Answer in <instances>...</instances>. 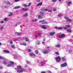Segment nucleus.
Instances as JSON below:
<instances>
[{"label": "nucleus", "instance_id": "1", "mask_svg": "<svg viewBox=\"0 0 73 73\" xmlns=\"http://www.w3.org/2000/svg\"><path fill=\"white\" fill-rule=\"evenodd\" d=\"M40 23H41L42 24H48V22H46L45 20H40L39 21Z\"/></svg>", "mask_w": 73, "mask_h": 73}, {"label": "nucleus", "instance_id": "2", "mask_svg": "<svg viewBox=\"0 0 73 73\" xmlns=\"http://www.w3.org/2000/svg\"><path fill=\"white\" fill-rule=\"evenodd\" d=\"M64 19L66 20V22H72V19H69V18L67 17H64Z\"/></svg>", "mask_w": 73, "mask_h": 73}, {"label": "nucleus", "instance_id": "3", "mask_svg": "<svg viewBox=\"0 0 73 73\" xmlns=\"http://www.w3.org/2000/svg\"><path fill=\"white\" fill-rule=\"evenodd\" d=\"M10 64H8L7 66L9 67L10 66H12V65H13L15 64V62L12 61H10Z\"/></svg>", "mask_w": 73, "mask_h": 73}, {"label": "nucleus", "instance_id": "4", "mask_svg": "<svg viewBox=\"0 0 73 73\" xmlns=\"http://www.w3.org/2000/svg\"><path fill=\"white\" fill-rule=\"evenodd\" d=\"M65 36V34H62L61 35H59V37L60 38H62V37H64Z\"/></svg>", "mask_w": 73, "mask_h": 73}, {"label": "nucleus", "instance_id": "5", "mask_svg": "<svg viewBox=\"0 0 73 73\" xmlns=\"http://www.w3.org/2000/svg\"><path fill=\"white\" fill-rule=\"evenodd\" d=\"M56 59L57 60V62H60V61H61V58L60 57V56H58L56 57Z\"/></svg>", "mask_w": 73, "mask_h": 73}, {"label": "nucleus", "instance_id": "6", "mask_svg": "<svg viewBox=\"0 0 73 73\" xmlns=\"http://www.w3.org/2000/svg\"><path fill=\"white\" fill-rule=\"evenodd\" d=\"M18 73H22V72H23L25 71V70L23 69H21L20 70H17Z\"/></svg>", "mask_w": 73, "mask_h": 73}, {"label": "nucleus", "instance_id": "7", "mask_svg": "<svg viewBox=\"0 0 73 73\" xmlns=\"http://www.w3.org/2000/svg\"><path fill=\"white\" fill-rule=\"evenodd\" d=\"M67 63L66 62H65L63 64H62L61 65V66L62 67H65V66H67Z\"/></svg>", "mask_w": 73, "mask_h": 73}, {"label": "nucleus", "instance_id": "8", "mask_svg": "<svg viewBox=\"0 0 73 73\" xmlns=\"http://www.w3.org/2000/svg\"><path fill=\"white\" fill-rule=\"evenodd\" d=\"M40 14L41 15V16H44V15H45V13H44V12H42V11H40V12H39Z\"/></svg>", "mask_w": 73, "mask_h": 73}, {"label": "nucleus", "instance_id": "9", "mask_svg": "<svg viewBox=\"0 0 73 73\" xmlns=\"http://www.w3.org/2000/svg\"><path fill=\"white\" fill-rule=\"evenodd\" d=\"M54 34H55V32H52L50 33V36H53Z\"/></svg>", "mask_w": 73, "mask_h": 73}, {"label": "nucleus", "instance_id": "10", "mask_svg": "<svg viewBox=\"0 0 73 73\" xmlns=\"http://www.w3.org/2000/svg\"><path fill=\"white\" fill-rule=\"evenodd\" d=\"M30 55L31 56H34V57H35L36 56V55L34 54V53L33 52H31L30 53Z\"/></svg>", "mask_w": 73, "mask_h": 73}, {"label": "nucleus", "instance_id": "11", "mask_svg": "<svg viewBox=\"0 0 73 73\" xmlns=\"http://www.w3.org/2000/svg\"><path fill=\"white\" fill-rule=\"evenodd\" d=\"M3 52H5L6 53H9V51L7 50H3Z\"/></svg>", "mask_w": 73, "mask_h": 73}, {"label": "nucleus", "instance_id": "12", "mask_svg": "<svg viewBox=\"0 0 73 73\" xmlns=\"http://www.w3.org/2000/svg\"><path fill=\"white\" fill-rule=\"evenodd\" d=\"M49 53V51H48L46 50H45L43 52V53L44 54H47V53Z\"/></svg>", "mask_w": 73, "mask_h": 73}, {"label": "nucleus", "instance_id": "13", "mask_svg": "<svg viewBox=\"0 0 73 73\" xmlns=\"http://www.w3.org/2000/svg\"><path fill=\"white\" fill-rule=\"evenodd\" d=\"M6 58L4 57H2L0 56V60H6Z\"/></svg>", "mask_w": 73, "mask_h": 73}, {"label": "nucleus", "instance_id": "14", "mask_svg": "<svg viewBox=\"0 0 73 73\" xmlns=\"http://www.w3.org/2000/svg\"><path fill=\"white\" fill-rule=\"evenodd\" d=\"M19 8H20V7L19 6H17L15 7L14 8V9H19Z\"/></svg>", "mask_w": 73, "mask_h": 73}, {"label": "nucleus", "instance_id": "15", "mask_svg": "<svg viewBox=\"0 0 73 73\" xmlns=\"http://www.w3.org/2000/svg\"><path fill=\"white\" fill-rule=\"evenodd\" d=\"M42 28L44 29H47V27H45V25H43L42 26Z\"/></svg>", "mask_w": 73, "mask_h": 73}, {"label": "nucleus", "instance_id": "16", "mask_svg": "<svg viewBox=\"0 0 73 73\" xmlns=\"http://www.w3.org/2000/svg\"><path fill=\"white\" fill-rule=\"evenodd\" d=\"M43 18V17H42L41 15H38V19H42Z\"/></svg>", "mask_w": 73, "mask_h": 73}, {"label": "nucleus", "instance_id": "17", "mask_svg": "<svg viewBox=\"0 0 73 73\" xmlns=\"http://www.w3.org/2000/svg\"><path fill=\"white\" fill-rule=\"evenodd\" d=\"M35 53L36 54H38V51L37 50H36L35 51Z\"/></svg>", "mask_w": 73, "mask_h": 73}, {"label": "nucleus", "instance_id": "18", "mask_svg": "<svg viewBox=\"0 0 73 73\" xmlns=\"http://www.w3.org/2000/svg\"><path fill=\"white\" fill-rule=\"evenodd\" d=\"M58 17H62V14H61L60 13L58 15Z\"/></svg>", "mask_w": 73, "mask_h": 73}, {"label": "nucleus", "instance_id": "19", "mask_svg": "<svg viewBox=\"0 0 73 73\" xmlns=\"http://www.w3.org/2000/svg\"><path fill=\"white\" fill-rule=\"evenodd\" d=\"M3 63L4 65H7V61L6 60L4 61L3 62Z\"/></svg>", "mask_w": 73, "mask_h": 73}, {"label": "nucleus", "instance_id": "20", "mask_svg": "<svg viewBox=\"0 0 73 73\" xmlns=\"http://www.w3.org/2000/svg\"><path fill=\"white\" fill-rule=\"evenodd\" d=\"M17 68H18L19 69H20L21 68V67L20 65L18 66L17 67Z\"/></svg>", "mask_w": 73, "mask_h": 73}, {"label": "nucleus", "instance_id": "21", "mask_svg": "<svg viewBox=\"0 0 73 73\" xmlns=\"http://www.w3.org/2000/svg\"><path fill=\"white\" fill-rule=\"evenodd\" d=\"M23 11H28V9H25V8H23L22 9Z\"/></svg>", "mask_w": 73, "mask_h": 73}, {"label": "nucleus", "instance_id": "22", "mask_svg": "<svg viewBox=\"0 0 73 73\" xmlns=\"http://www.w3.org/2000/svg\"><path fill=\"white\" fill-rule=\"evenodd\" d=\"M70 4H72V1H70L68 2V6H70Z\"/></svg>", "mask_w": 73, "mask_h": 73}, {"label": "nucleus", "instance_id": "23", "mask_svg": "<svg viewBox=\"0 0 73 73\" xmlns=\"http://www.w3.org/2000/svg\"><path fill=\"white\" fill-rule=\"evenodd\" d=\"M23 45H24V46H27V44L25 42H24L22 43Z\"/></svg>", "mask_w": 73, "mask_h": 73}, {"label": "nucleus", "instance_id": "24", "mask_svg": "<svg viewBox=\"0 0 73 73\" xmlns=\"http://www.w3.org/2000/svg\"><path fill=\"white\" fill-rule=\"evenodd\" d=\"M62 61L64 62V61H66L64 57H62Z\"/></svg>", "mask_w": 73, "mask_h": 73}, {"label": "nucleus", "instance_id": "25", "mask_svg": "<svg viewBox=\"0 0 73 73\" xmlns=\"http://www.w3.org/2000/svg\"><path fill=\"white\" fill-rule=\"evenodd\" d=\"M25 41H26L28 42V41H29V39H28V38H27V37H26L25 38Z\"/></svg>", "mask_w": 73, "mask_h": 73}, {"label": "nucleus", "instance_id": "26", "mask_svg": "<svg viewBox=\"0 0 73 73\" xmlns=\"http://www.w3.org/2000/svg\"><path fill=\"white\" fill-rule=\"evenodd\" d=\"M28 16V13H26L25 15H24V17H27Z\"/></svg>", "mask_w": 73, "mask_h": 73}, {"label": "nucleus", "instance_id": "27", "mask_svg": "<svg viewBox=\"0 0 73 73\" xmlns=\"http://www.w3.org/2000/svg\"><path fill=\"white\" fill-rule=\"evenodd\" d=\"M67 32H69L70 33H71L72 32V30L71 29H68L67 30Z\"/></svg>", "mask_w": 73, "mask_h": 73}, {"label": "nucleus", "instance_id": "28", "mask_svg": "<svg viewBox=\"0 0 73 73\" xmlns=\"http://www.w3.org/2000/svg\"><path fill=\"white\" fill-rule=\"evenodd\" d=\"M56 46L57 48H60V44H58L56 45Z\"/></svg>", "mask_w": 73, "mask_h": 73}, {"label": "nucleus", "instance_id": "29", "mask_svg": "<svg viewBox=\"0 0 73 73\" xmlns=\"http://www.w3.org/2000/svg\"><path fill=\"white\" fill-rule=\"evenodd\" d=\"M10 44H11V45H12V44H13V41L12 40H11L10 41Z\"/></svg>", "mask_w": 73, "mask_h": 73}, {"label": "nucleus", "instance_id": "30", "mask_svg": "<svg viewBox=\"0 0 73 73\" xmlns=\"http://www.w3.org/2000/svg\"><path fill=\"white\" fill-rule=\"evenodd\" d=\"M55 54H57V55H59V54H60L58 53V52H55Z\"/></svg>", "mask_w": 73, "mask_h": 73}, {"label": "nucleus", "instance_id": "31", "mask_svg": "<svg viewBox=\"0 0 73 73\" xmlns=\"http://www.w3.org/2000/svg\"><path fill=\"white\" fill-rule=\"evenodd\" d=\"M11 47L12 48H15V46L14 45H12L11 46Z\"/></svg>", "mask_w": 73, "mask_h": 73}, {"label": "nucleus", "instance_id": "32", "mask_svg": "<svg viewBox=\"0 0 73 73\" xmlns=\"http://www.w3.org/2000/svg\"><path fill=\"white\" fill-rule=\"evenodd\" d=\"M8 8V6H4L3 8V9H6V8Z\"/></svg>", "mask_w": 73, "mask_h": 73}, {"label": "nucleus", "instance_id": "33", "mask_svg": "<svg viewBox=\"0 0 73 73\" xmlns=\"http://www.w3.org/2000/svg\"><path fill=\"white\" fill-rule=\"evenodd\" d=\"M66 27H68V28H70L71 27L70 26L68 25H66Z\"/></svg>", "mask_w": 73, "mask_h": 73}, {"label": "nucleus", "instance_id": "34", "mask_svg": "<svg viewBox=\"0 0 73 73\" xmlns=\"http://www.w3.org/2000/svg\"><path fill=\"white\" fill-rule=\"evenodd\" d=\"M21 33H18V36H20L21 35Z\"/></svg>", "mask_w": 73, "mask_h": 73}, {"label": "nucleus", "instance_id": "35", "mask_svg": "<svg viewBox=\"0 0 73 73\" xmlns=\"http://www.w3.org/2000/svg\"><path fill=\"white\" fill-rule=\"evenodd\" d=\"M52 2H56L57 1V0H52Z\"/></svg>", "mask_w": 73, "mask_h": 73}, {"label": "nucleus", "instance_id": "36", "mask_svg": "<svg viewBox=\"0 0 73 73\" xmlns=\"http://www.w3.org/2000/svg\"><path fill=\"white\" fill-rule=\"evenodd\" d=\"M11 4V3H10V2H8L7 3V5H9V4Z\"/></svg>", "mask_w": 73, "mask_h": 73}, {"label": "nucleus", "instance_id": "37", "mask_svg": "<svg viewBox=\"0 0 73 73\" xmlns=\"http://www.w3.org/2000/svg\"><path fill=\"white\" fill-rule=\"evenodd\" d=\"M53 11L54 12H55V11H56V8H54V9H53Z\"/></svg>", "mask_w": 73, "mask_h": 73}, {"label": "nucleus", "instance_id": "38", "mask_svg": "<svg viewBox=\"0 0 73 73\" xmlns=\"http://www.w3.org/2000/svg\"><path fill=\"white\" fill-rule=\"evenodd\" d=\"M58 29H59L60 30V29H62V28L61 27H58Z\"/></svg>", "mask_w": 73, "mask_h": 73}, {"label": "nucleus", "instance_id": "39", "mask_svg": "<svg viewBox=\"0 0 73 73\" xmlns=\"http://www.w3.org/2000/svg\"><path fill=\"white\" fill-rule=\"evenodd\" d=\"M4 28V27L2 26L0 28V30H1L2 29H3Z\"/></svg>", "mask_w": 73, "mask_h": 73}, {"label": "nucleus", "instance_id": "40", "mask_svg": "<svg viewBox=\"0 0 73 73\" xmlns=\"http://www.w3.org/2000/svg\"><path fill=\"white\" fill-rule=\"evenodd\" d=\"M4 20L6 21H7V18H6L4 19Z\"/></svg>", "mask_w": 73, "mask_h": 73}, {"label": "nucleus", "instance_id": "41", "mask_svg": "<svg viewBox=\"0 0 73 73\" xmlns=\"http://www.w3.org/2000/svg\"><path fill=\"white\" fill-rule=\"evenodd\" d=\"M23 5H24L25 7H28V5H27L26 4H24Z\"/></svg>", "mask_w": 73, "mask_h": 73}, {"label": "nucleus", "instance_id": "42", "mask_svg": "<svg viewBox=\"0 0 73 73\" xmlns=\"http://www.w3.org/2000/svg\"><path fill=\"white\" fill-rule=\"evenodd\" d=\"M69 53H71V52H72V50H70L69 51Z\"/></svg>", "mask_w": 73, "mask_h": 73}, {"label": "nucleus", "instance_id": "43", "mask_svg": "<svg viewBox=\"0 0 73 73\" xmlns=\"http://www.w3.org/2000/svg\"><path fill=\"white\" fill-rule=\"evenodd\" d=\"M20 1V0H15V2H17L18 1Z\"/></svg>", "mask_w": 73, "mask_h": 73}, {"label": "nucleus", "instance_id": "44", "mask_svg": "<svg viewBox=\"0 0 73 73\" xmlns=\"http://www.w3.org/2000/svg\"><path fill=\"white\" fill-rule=\"evenodd\" d=\"M40 10L41 11H45L44 9H41Z\"/></svg>", "mask_w": 73, "mask_h": 73}, {"label": "nucleus", "instance_id": "45", "mask_svg": "<svg viewBox=\"0 0 73 73\" xmlns=\"http://www.w3.org/2000/svg\"><path fill=\"white\" fill-rule=\"evenodd\" d=\"M4 23V21H2L1 22V24H2V23Z\"/></svg>", "mask_w": 73, "mask_h": 73}, {"label": "nucleus", "instance_id": "46", "mask_svg": "<svg viewBox=\"0 0 73 73\" xmlns=\"http://www.w3.org/2000/svg\"><path fill=\"white\" fill-rule=\"evenodd\" d=\"M26 63H27V64H28L29 62L28 60H26Z\"/></svg>", "mask_w": 73, "mask_h": 73}, {"label": "nucleus", "instance_id": "47", "mask_svg": "<svg viewBox=\"0 0 73 73\" xmlns=\"http://www.w3.org/2000/svg\"><path fill=\"white\" fill-rule=\"evenodd\" d=\"M31 3L30 2L29 4L28 5V6H30L31 5Z\"/></svg>", "mask_w": 73, "mask_h": 73}, {"label": "nucleus", "instance_id": "48", "mask_svg": "<svg viewBox=\"0 0 73 73\" xmlns=\"http://www.w3.org/2000/svg\"><path fill=\"white\" fill-rule=\"evenodd\" d=\"M28 51L29 52H31V49H29Z\"/></svg>", "mask_w": 73, "mask_h": 73}, {"label": "nucleus", "instance_id": "49", "mask_svg": "<svg viewBox=\"0 0 73 73\" xmlns=\"http://www.w3.org/2000/svg\"><path fill=\"white\" fill-rule=\"evenodd\" d=\"M44 11H48V9H44Z\"/></svg>", "mask_w": 73, "mask_h": 73}, {"label": "nucleus", "instance_id": "50", "mask_svg": "<svg viewBox=\"0 0 73 73\" xmlns=\"http://www.w3.org/2000/svg\"><path fill=\"white\" fill-rule=\"evenodd\" d=\"M39 4L40 5H42V3H40Z\"/></svg>", "mask_w": 73, "mask_h": 73}, {"label": "nucleus", "instance_id": "51", "mask_svg": "<svg viewBox=\"0 0 73 73\" xmlns=\"http://www.w3.org/2000/svg\"><path fill=\"white\" fill-rule=\"evenodd\" d=\"M24 67L25 68H27V67H28V65H26Z\"/></svg>", "mask_w": 73, "mask_h": 73}, {"label": "nucleus", "instance_id": "52", "mask_svg": "<svg viewBox=\"0 0 73 73\" xmlns=\"http://www.w3.org/2000/svg\"><path fill=\"white\" fill-rule=\"evenodd\" d=\"M48 12H52V10H50L48 11Z\"/></svg>", "mask_w": 73, "mask_h": 73}, {"label": "nucleus", "instance_id": "53", "mask_svg": "<svg viewBox=\"0 0 73 73\" xmlns=\"http://www.w3.org/2000/svg\"><path fill=\"white\" fill-rule=\"evenodd\" d=\"M21 24V22H19L17 23V24H18V25H19V24Z\"/></svg>", "mask_w": 73, "mask_h": 73}, {"label": "nucleus", "instance_id": "54", "mask_svg": "<svg viewBox=\"0 0 73 73\" xmlns=\"http://www.w3.org/2000/svg\"><path fill=\"white\" fill-rule=\"evenodd\" d=\"M38 34L39 35H41V33H38Z\"/></svg>", "mask_w": 73, "mask_h": 73}, {"label": "nucleus", "instance_id": "55", "mask_svg": "<svg viewBox=\"0 0 73 73\" xmlns=\"http://www.w3.org/2000/svg\"><path fill=\"white\" fill-rule=\"evenodd\" d=\"M39 5H40V4H39V3H38V4L37 5L36 7H37L38 6H39Z\"/></svg>", "mask_w": 73, "mask_h": 73}, {"label": "nucleus", "instance_id": "56", "mask_svg": "<svg viewBox=\"0 0 73 73\" xmlns=\"http://www.w3.org/2000/svg\"><path fill=\"white\" fill-rule=\"evenodd\" d=\"M18 32H16L15 33V35H18Z\"/></svg>", "mask_w": 73, "mask_h": 73}, {"label": "nucleus", "instance_id": "57", "mask_svg": "<svg viewBox=\"0 0 73 73\" xmlns=\"http://www.w3.org/2000/svg\"><path fill=\"white\" fill-rule=\"evenodd\" d=\"M10 15H12V14H13V13H12L10 12Z\"/></svg>", "mask_w": 73, "mask_h": 73}, {"label": "nucleus", "instance_id": "58", "mask_svg": "<svg viewBox=\"0 0 73 73\" xmlns=\"http://www.w3.org/2000/svg\"><path fill=\"white\" fill-rule=\"evenodd\" d=\"M0 69H3V67L0 66Z\"/></svg>", "mask_w": 73, "mask_h": 73}, {"label": "nucleus", "instance_id": "59", "mask_svg": "<svg viewBox=\"0 0 73 73\" xmlns=\"http://www.w3.org/2000/svg\"><path fill=\"white\" fill-rule=\"evenodd\" d=\"M64 29H67L65 27H64Z\"/></svg>", "mask_w": 73, "mask_h": 73}, {"label": "nucleus", "instance_id": "60", "mask_svg": "<svg viewBox=\"0 0 73 73\" xmlns=\"http://www.w3.org/2000/svg\"><path fill=\"white\" fill-rule=\"evenodd\" d=\"M28 20H25V22L27 23V22H28Z\"/></svg>", "mask_w": 73, "mask_h": 73}, {"label": "nucleus", "instance_id": "61", "mask_svg": "<svg viewBox=\"0 0 73 73\" xmlns=\"http://www.w3.org/2000/svg\"><path fill=\"white\" fill-rule=\"evenodd\" d=\"M37 45H40V43H37Z\"/></svg>", "mask_w": 73, "mask_h": 73}, {"label": "nucleus", "instance_id": "62", "mask_svg": "<svg viewBox=\"0 0 73 73\" xmlns=\"http://www.w3.org/2000/svg\"><path fill=\"white\" fill-rule=\"evenodd\" d=\"M55 29H57V28H58V27H55Z\"/></svg>", "mask_w": 73, "mask_h": 73}, {"label": "nucleus", "instance_id": "63", "mask_svg": "<svg viewBox=\"0 0 73 73\" xmlns=\"http://www.w3.org/2000/svg\"><path fill=\"white\" fill-rule=\"evenodd\" d=\"M12 16V15L11 14H9V15H8V16Z\"/></svg>", "mask_w": 73, "mask_h": 73}, {"label": "nucleus", "instance_id": "64", "mask_svg": "<svg viewBox=\"0 0 73 73\" xmlns=\"http://www.w3.org/2000/svg\"><path fill=\"white\" fill-rule=\"evenodd\" d=\"M48 73H51L52 72H50V71H48Z\"/></svg>", "mask_w": 73, "mask_h": 73}]
</instances>
